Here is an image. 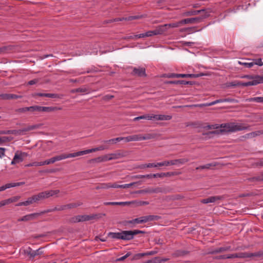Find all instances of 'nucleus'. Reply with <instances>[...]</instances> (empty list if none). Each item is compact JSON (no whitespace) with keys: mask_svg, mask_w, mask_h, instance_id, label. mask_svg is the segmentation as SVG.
I'll list each match as a JSON object with an SVG mask.
<instances>
[{"mask_svg":"<svg viewBox=\"0 0 263 263\" xmlns=\"http://www.w3.org/2000/svg\"><path fill=\"white\" fill-rule=\"evenodd\" d=\"M42 248L33 251L30 247H28L24 250V254L29 256L30 259H33L35 256L42 254Z\"/></svg>","mask_w":263,"mask_h":263,"instance_id":"6e6552de","label":"nucleus"},{"mask_svg":"<svg viewBox=\"0 0 263 263\" xmlns=\"http://www.w3.org/2000/svg\"><path fill=\"white\" fill-rule=\"evenodd\" d=\"M181 25H182V23H181V21H180L179 22H176V23H170V24H165L164 25H161V26H164L165 31H166L167 27H172V28H177Z\"/></svg>","mask_w":263,"mask_h":263,"instance_id":"c756f323","label":"nucleus"},{"mask_svg":"<svg viewBox=\"0 0 263 263\" xmlns=\"http://www.w3.org/2000/svg\"><path fill=\"white\" fill-rule=\"evenodd\" d=\"M166 77L168 78H180V74L174 73H168V74H166Z\"/></svg>","mask_w":263,"mask_h":263,"instance_id":"bf43d9fd","label":"nucleus"},{"mask_svg":"<svg viewBox=\"0 0 263 263\" xmlns=\"http://www.w3.org/2000/svg\"><path fill=\"white\" fill-rule=\"evenodd\" d=\"M165 32L164 26H158L155 30L148 31L144 33V37H149L153 35L162 34Z\"/></svg>","mask_w":263,"mask_h":263,"instance_id":"0eeeda50","label":"nucleus"},{"mask_svg":"<svg viewBox=\"0 0 263 263\" xmlns=\"http://www.w3.org/2000/svg\"><path fill=\"white\" fill-rule=\"evenodd\" d=\"M102 162L103 160L102 156H100L97 158L92 159L89 161V162L90 163H100Z\"/></svg>","mask_w":263,"mask_h":263,"instance_id":"a18cd8bd","label":"nucleus"},{"mask_svg":"<svg viewBox=\"0 0 263 263\" xmlns=\"http://www.w3.org/2000/svg\"><path fill=\"white\" fill-rule=\"evenodd\" d=\"M76 91H78V92L88 93V89L85 87H82L76 88Z\"/></svg>","mask_w":263,"mask_h":263,"instance_id":"6e6d98bb","label":"nucleus"},{"mask_svg":"<svg viewBox=\"0 0 263 263\" xmlns=\"http://www.w3.org/2000/svg\"><path fill=\"white\" fill-rule=\"evenodd\" d=\"M157 216L155 215H148L141 217L142 222L146 223L148 221H153L157 219Z\"/></svg>","mask_w":263,"mask_h":263,"instance_id":"cd10ccee","label":"nucleus"},{"mask_svg":"<svg viewBox=\"0 0 263 263\" xmlns=\"http://www.w3.org/2000/svg\"><path fill=\"white\" fill-rule=\"evenodd\" d=\"M154 135L149 134L145 135L144 136H143L142 135H134L126 137H121V138H123V140H125V142H128L130 141H137L144 140H148L154 138Z\"/></svg>","mask_w":263,"mask_h":263,"instance_id":"7ed1b4c3","label":"nucleus"},{"mask_svg":"<svg viewBox=\"0 0 263 263\" xmlns=\"http://www.w3.org/2000/svg\"><path fill=\"white\" fill-rule=\"evenodd\" d=\"M238 63L240 65H243L245 67L247 68H251L253 66V63L251 62V61L249 62H242L239 61Z\"/></svg>","mask_w":263,"mask_h":263,"instance_id":"de8ad7c7","label":"nucleus"},{"mask_svg":"<svg viewBox=\"0 0 263 263\" xmlns=\"http://www.w3.org/2000/svg\"><path fill=\"white\" fill-rule=\"evenodd\" d=\"M12 140V137H0V145L6 142H9Z\"/></svg>","mask_w":263,"mask_h":263,"instance_id":"4c0bfd02","label":"nucleus"},{"mask_svg":"<svg viewBox=\"0 0 263 263\" xmlns=\"http://www.w3.org/2000/svg\"><path fill=\"white\" fill-rule=\"evenodd\" d=\"M203 17H192L189 18L182 20L181 21V23L182 24H196L199 23L201 22Z\"/></svg>","mask_w":263,"mask_h":263,"instance_id":"dca6fc26","label":"nucleus"},{"mask_svg":"<svg viewBox=\"0 0 263 263\" xmlns=\"http://www.w3.org/2000/svg\"><path fill=\"white\" fill-rule=\"evenodd\" d=\"M54 211H55V210H54V208L53 209H47V210L41 211V212L37 213V214H39V216H41L42 215H43L44 214L50 213V212H54Z\"/></svg>","mask_w":263,"mask_h":263,"instance_id":"4d7b16f0","label":"nucleus"},{"mask_svg":"<svg viewBox=\"0 0 263 263\" xmlns=\"http://www.w3.org/2000/svg\"><path fill=\"white\" fill-rule=\"evenodd\" d=\"M189 161V159L182 158L178 159L172 160L170 161H164V166L174 165L177 164H183Z\"/></svg>","mask_w":263,"mask_h":263,"instance_id":"9d476101","label":"nucleus"},{"mask_svg":"<svg viewBox=\"0 0 263 263\" xmlns=\"http://www.w3.org/2000/svg\"><path fill=\"white\" fill-rule=\"evenodd\" d=\"M49 193L50 194V197H52V196L58 197V194L60 193V190H49Z\"/></svg>","mask_w":263,"mask_h":263,"instance_id":"603ef678","label":"nucleus"},{"mask_svg":"<svg viewBox=\"0 0 263 263\" xmlns=\"http://www.w3.org/2000/svg\"><path fill=\"white\" fill-rule=\"evenodd\" d=\"M253 256L258 257L263 259V251H258L254 253H245L243 257H251Z\"/></svg>","mask_w":263,"mask_h":263,"instance_id":"393cba45","label":"nucleus"},{"mask_svg":"<svg viewBox=\"0 0 263 263\" xmlns=\"http://www.w3.org/2000/svg\"><path fill=\"white\" fill-rule=\"evenodd\" d=\"M181 174L180 172H166V173H164V177H171V176H177V175H179Z\"/></svg>","mask_w":263,"mask_h":263,"instance_id":"37998d69","label":"nucleus"},{"mask_svg":"<svg viewBox=\"0 0 263 263\" xmlns=\"http://www.w3.org/2000/svg\"><path fill=\"white\" fill-rule=\"evenodd\" d=\"M158 250H153V251H149L147 252L143 253V256H148V255H153L157 254L158 253Z\"/></svg>","mask_w":263,"mask_h":263,"instance_id":"680f3d73","label":"nucleus"},{"mask_svg":"<svg viewBox=\"0 0 263 263\" xmlns=\"http://www.w3.org/2000/svg\"><path fill=\"white\" fill-rule=\"evenodd\" d=\"M123 140V138H121V137H118L116 138L111 139L108 140H106L104 141V143H116L117 142L121 141Z\"/></svg>","mask_w":263,"mask_h":263,"instance_id":"79ce46f5","label":"nucleus"},{"mask_svg":"<svg viewBox=\"0 0 263 263\" xmlns=\"http://www.w3.org/2000/svg\"><path fill=\"white\" fill-rule=\"evenodd\" d=\"M244 137L245 138H248V139H250V138L255 137V133L253 132H251V133L247 134L245 135Z\"/></svg>","mask_w":263,"mask_h":263,"instance_id":"774afa93","label":"nucleus"},{"mask_svg":"<svg viewBox=\"0 0 263 263\" xmlns=\"http://www.w3.org/2000/svg\"><path fill=\"white\" fill-rule=\"evenodd\" d=\"M106 148V147H105L104 146L101 145L96 148H91V149H89L80 151V153H81V155H86V154H89L90 153L95 152L97 151H103Z\"/></svg>","mask_w":263,"mask_h":263,"instance_id":"4be33fe9","label":"nucleus"},{"mask_svg":"<svg viewBox=\"0 0 263 263\" xmlns=\"http://www.w3.org/2000/svg\"><path fill=\"white\" fill-rule=\"evenodd\" d=\"M166 84H181V85H193V82L192 81H186L184 80H176V81H170L166 82Z\"/></svg>","mask_w":263,"mask_h":263,"instance_id":"5701e85b","label":"nucleus"},{"mask_svg":"<svg viewBox=\"0 0 263 263\" xmlns=\"http://www.w3.org/2000/svg\"><path fill=\"white\" fill-rule=\"evenodd\" d=\"M217 163L216 162L208 163L205 165H201L196 168V170L199 169H209L211 166H216Z\"/></svg>","mask_w":263,"mask_h":263,"instance_id":"7c9ffc66","label":"nucleus"},{"mask_svg":"<svg viewBox=\"0 0 263 263\" xmlns=\"http://www.w3.org/2000/svg\"><path fill=\"white\" fill-rule=\"evenodd\" d=\"M136 183H137V182H132V183H129V184L120 185V188H123V189L128 188V187L133 186V185L135 184Z\"/></svg>","mask_w":263,"mask_h":263,"instance_id":"0e129e2a","label":"nucleus"},{"mask_svg":"<svg viewBox=\"0 0 263 263\" xmlns=\"http://www.w3.org/2000/svg\"><path fill=\"white\" fill-rule=\"evenodd\" d=\"M172 117L170 115H155V120L166 121L170 120Z\"/></svg>","mask_w":263,"mask_h":263,"instance_id":"bb28decb","label":"nucleus"},{"mask_svg":"<svg viewBox=\"0 0 263 263\" xmlns=\"http://www.w3.org/2000/svg\"><path fill=\"white\" fill-rule=\"evenodd\" d=\"M20 198H21V197L20 196H14L11 198H10L9 199H6L5 201H6V204H8L9 203L16 202L17 200H18Z\"/></svg>","mask_w":263,"mask_h":263,"instance_id":"72a5a7b5","label":"nucleus"},{"mask_svg":"<svg viewBox=\"0 0 263 263\" xmlns=\"http://www.w3.org/2000/svg\"><path fill=\"white\" fill-rule=\"evenodd\" d=\"M195 74H180V78H195Z\"/></svg>","mask_w":263,"mask_h":263,"instance_id":"052dcab7","label":"nucleus"},{"mask_svg":"<svg viewBox=\"0 0 263 263\" xmlns=\"http://www.w3.org/2000/svg\"><path fill=\"white\" fill-rule=\"evenodd\" d=\"M223 103V101L222 99H218L214 101L207 103L205 104H194V105H187V107H203V106H211L212 105H214L217 103Z\"/></svg>","mask_w":263,"mask_h":263,"instance_id":"f3484780","label":"nucleus"},{"mask_svg":"<svg viewBox=\"0 0 263 263\" xmlns=\"http://www.w3.org/2000/svg\"><path fill=\"white\" fill-rule=\"evenodd\" d=\"M42 124H37L32 125L28 126L27 127L25 128H23L21 129H20V131L21 132V135H24L26 134V133L30 130H34L36 129H39L42 126Z\"/></svg>","mask_w":263,"mask_h":263,"instance_id":"4468645a","label":"nucleus"},{"mask_svg":"<svg viewBox=\"0 0 263 263\" xmlns=\"http://www.w3.org/2000/svg\"><path fill=\"white\" fill-rule=\"evenodd\" d=\"M251 62L253 63V66L255 65L261 66L263 65V62L261 58L257 59H252Z\"/></svg>","mask_w":263,"mask_h":263,"instance_id":"58836bf2","label":"nucleus"},{"mask_svg":"<svg viewBox=\"0 0 263 263\" xmlns=\"http://www.w3.org/2000/svg\"><path fill=\"white\" fill-rule=\"evenodd\" d=\"M81 155V153H80V151L73 153H70V154H62L60 155L56 156L54 157L56 159L57 161H60L63 159H65L69 158H72V157H76L80 156Z\"/></svg>","mask_w":263,"mask_h":263,"instance_id":"9b49d317","label":"nucleus"},{"mask_svg":"<svg viewBox=\"0 0 263 263\" xmlns=\"http://www.w3.org/2000/svg\"><path fill=\"white\" fill-rule=\"evenodd\" d=\"M145 232L143 231L139 230H134L128 231L129 240H132L134 238V236L139 234H144Z\"/></svg>","mask_w":263,"mask_h":263,"instance_id":"a878e982","label":"nucleus"},{"mask_svg":"<svg viewBox=\"0 0 263 263\" xmlns=\"http://www.w3.org/2000/svg\"><path fill=\"white\" fill-rule=\"evenodd\" d=\"M107 236L113 240H130L128 231H121L120 232H109Z\"/></svg>","mask_w":263,"mask_h":263,"instance_id":"f03ea898","label":"nucleus"},{"mask_svg":"<svg viewBox=\"0 0 263 263\" xmlns=\"http://www.w3.org/2000/svg\"><path fill=\"white\" fill-rule=\"evenodd\" d=\"M232 122L220 124L219 126L221 128L220 132L222 133H233L232 132Z\"/></svg>","mask_w":263,"mask_h":263,"instance_id":"2eb2a0df","label":"nucleus"},{"mask_svg":"<svg viewBox=\"0 0 263 263\" xmlns=\"http://www.w3.org/2000/svg\"><path fill=\"white\" fill-rule=\"evenodd\" d=\"M132 74L138 77H146V74L145 72V68L144 67H134L133 68Z\"/></svg>","mask_w":263,"mask_h":263,"instance_id":"ddd939ff","label":"nucleus"},{"mask_svg":"<svg viewBox=\"0 0 263 263\" xmlns=\"http://www.w3.org/2000/svg\"><path fill=\"white\" fill-rule=\"evenodd\" d=\"M61 108L58 107H45L38 105H34L29 107V111L30 112H52L57 110H61Z\"/></svg>","mask_w":263,"mask_h":263,"instance_id":"20e7f679","label":"nucleus"},{"mask_svg":"<svg viewBox=\"0 0 263 263\" xmlns=\"http://www.w3.org/2000/svg\"><path fill=\"white\" fill-rule=\"evenodd\" d=\"M219 124H213V125H209L206 126V128L209 129H218L220 128Z\"/></svg>","mask_w":263,"mask_h":263,"instance_id":"338daca9","label":"nucleus"},{"mask_svg":"<svg viewBox=\"0 0 263 263\" xmlns=\"http://www.w3.org/2000/svg\"><path fill=\"white\" fill-rule=\"evenodd\" d=\"M102 158L103 162H106L111 160L109 154H106L103 156H101Z\"/></svg>","mask_w":263,"mask_h":263,"instance_id":"69168bd1","label":"nucleus"},{"mask_svg":"<svg viewBox=\"0 0 263 263\" xmlns=\"http://www.w3.org/2000/svg\"><path fill=\"white\" fill-rule=\"evenodd\" d=\"M259 83H263V76H257L253 80L244 83L242 85L244 86H253Z\"/></svg>","mask_w":263,"mask_h":263,"instance_id":"f8f14e48","label":"nucleus"},{"mask_svg":"<svg viewBox=\"0 0 263 263\" xmlns=\"http://www.w3.org/2000/svg\"><path fill=\"white\" fill-rule=\"evenodd\" d=\"M205 9H201L199 10H190L185 11L183 13V15L184 16L195 15L201 12H205Z\"/></svg>","mask_w":263,"mask_h":263,"instance_id":"b1692460","label":"nucleus"},{"mask_svg":"<svg viewBox=\"0 0 263 263\" xmlns=\"http://www.w3.org/2000/svg\"><path fill=\"white\" fill-rule=\"evenodd\" d=\"M82 205V203H71L67 204L65 205L66 209H70L72 208H77L79 206Z\"/></svg>","mask_w":263,"mask_h":263,"instance_id":"f704fd0d","label":"nucleus"},{"mask_svg":"<svg viewBox=\"0 0 263 263\" xmlns=\"http://www.w3.org/2000/svg\"><path fill=\"white\" fill-rule=\"evenodd\" d=\"M0 98L2 100H11L10 93H2L0 94Z\"/></svg>","mask_w":263,"mask_h":263,"instance_id":"8fccbe9b","label":"nucleus"},{"mask_svg":"<svg viewBox=\"0 0 263 263\" xmlns=\"http://www.w3.org/2000/svg\"><path fill=\"white\" fill-rule=\"evenodd\" d=\"M27 200L28 201L29 203L30 204H31L33 203V202H37V201H39V199H38L37 195H34L32 196V197L28 198Z\"/></svg>","mask_w":263,"mask_h":263,"instance_id":"a19ab883","label":"nucleus"},{"mask_svg":"<svg viewBox=\"0 0 263 263\" xmlns=\"http://www.w3.org/2000/svg\"><path fill=\"white\" fill-rule=\"evenodd\" d=\"M42 166V162H33L29 164H26L25 167H31V166Z\"/></svg>","mask_w":263,"mask_h":263,"instance_id":"49530a36","label":"nucleus"},{"mask_svg":"<svg viewBox=\"0 0 263 263\" xmlns=\"http://www.w3.org/2000/svg\"><path fill=\"white\" fill-rule=\"evenodd\" d=\"M15 111L17 113H25L27 111H29V107H25L22 108H17L15 110Z\"/></svg>","mask_w":263,"mask_h":263,"instance_id":"c03bdc74","label":"nucleus"},{"mask_svg":"<svg viewBox=\"0 0 263 263\" xmlns=\"http://www.w3.org/2000/svg\"><path fill=\"white\" fill-rule=\"evenodd\" d=\"M36 195L37 196L39 200L46 199L50 197L49 191H46L45 192L39 193Z\"/></svg>","mask_w":263,"mask_h":263,"instance_id":"c85d7f7f","label":"nucleus"},{"mask_svg":"<svg viewBox=\"0 0 263 263\" xmlns=\"http://www.w3.org/2000/svg\"><path fill=\"white\" fill-rule=\"evenodd\" d=\"M142 257H143V253L136 254L133 256V258H132V260H138Z\"/></svg>","mask_w":263,"mask_h":263,"instance_id":"e2e57ef3","label":"nucleus"},{"mask_svg":"<svg viewBox=\"0 0 263 263\" xmlns=\"http://www.w3.org/2000/svg\"><path fill=\"white\" fill-rule=\"evenodd\" d=\"M145 119L148 120H155V115L154 114H145Z\"/></svg>","mask_w":263,"mask_h":263,"instance_id":"13d9d810","label":"nucleus"},{"mask_svg":"<svg viewBox=\"0 0 263 263\" xmlns=\"http://www.w3.org/2000/svg\"><path fill=\"white\" fill-rule=\"evenodd\" d=\"M10 49V48L8 46H3L0 47V54L7 53Z\"/></svg>","mask_w":263,"mask_h":263,"instance_id":"5fc2aeb1","label":"nucleus"},{"mask_svg":"<svg viewBox=\"0 0 263 263\" xmlns=\"http://www.w3.org/2000/svg\"><path fill=\"white\" fill-rule=\"evenodd\" d=\"M102 217V214H92L90 215H79L73 218V222L88 221L92 219H99Z\"/></svg>","mask_w":263,"mask_h":263,"instance_id":"39448f33","label":"nucleus"},{"mask_svg":"<svg viewBox=\"0 0 263 263\" xmlns=\"http://www.w3.org/2000/svg\"><path fill=\"white\" fill-rule=\"evenodd\" d=\"M223 99V102H229V103H237L238 102V100L233 99V98H225V99Z\"/></svg>","mask_w":263,"mask_h":263,"instance_id":"3c124183","label":"nucleus"},{"mask_svg":"<svg viewBox=\"0 0 263 263\" xmlns=\"http://www.w3.org/2000/svg\"><path fill=\"white\" fill-rule=\"evenodd\" d=\"M124 20V17H121V18H116L114 19H110L107 21H105V22L106 23H111L115 22H118V21H123Z\"/></svg>","mask_w":263,"mask_h":263,"instance_id":"09e8293b","label":"nucleus"},{"mask_svg":"<svg viewBox=\"0 0 263 263\" xmlns=\"http://www.w3.org/2000/svg\"><path fill=\"white\" fill-rule=\"evenodd\" d=\"M223 198L222 196H211L208 197L207 198L202 199L200 202L202 203L206 204L209 203H213L215 202L217 200H221Z\"/></svg>","mask_w":263,"mask_h":263,"instance_id":"6ab92c4d","label":"nucleus"},{"mask_svg":"<svg viewBox=\"0 0 263 263\" xmlns=\"http://www.w3.org/2000/svg\"><path fill=\"white\" fill-rule=\"evenodd\" d=\"M109 155L111 160L118 159L124 157L126 156L125 152H124L121 151H118L115 153L109 154Z\"/></svg>","mask_w":263,"mask_h":263,"instance_id":"412c9836","label":"nucleus"},{"mask_svg":"<svg viewBox=\"0 0 263 263\" xmlns=\"http://www.w3.org/2000/svg\"><path fill=\"white\" fill-rule=\"evenodd\" d=\"M172 189L168 186L164 187H157L155 188L148 187L145 189L139 190L137 192L139 194H146V193H163L167 194L170 193Z\"/></svg>","mask_w":263,"mask_h":263,"instance_id":"f257e3e1","label":"nucleus"},{"mask_svg":"<svg viewBox=\"0 0 263 263\" xmlns=\"http://www.w3.org/2000/svg\"><path fill=\"white\" fill-rule=\"evenodd\" d=\"M249 101L250 102H256L257 103H263V97L251 98L249 99Z\"/></svg>","mask_w":263,"mask_h":263,"instance_id":"ea45409f","label":"nucleus"},{"mask_svg":"<svg viewBox=\"0 0 263 263\" xmlns=\"http://www.w3.org/2000/svg\"><path fill=\"white\" fill-rule=\"evenodd\" d=\"M25 184V182H16V183H7L4 185H3L0 187V192L5 190L7 189H9L10 187H15L18 186H21L22 185H24Z\"/></svg>","mask_w":263,"mask_h":263,"instance_id":"aec40b11","label":"nucleus"},{"mask_svg":"<svg viewBox=\"0 0 263 263\" xmlns=\"http://www.w3.org/2000/svg\"><path fill=\"white\" fill-rule=\"evenodd\" d=\"M131 255L130 252H127L125 255L123 256H122L120 258H118L116 259L117 261H122L124 260H125L126 258H127L128 257H129Z\"/></svg>","mask_w":263,"mask_h":263,"instance_id":"864d4df0","label":"nucleus"},{"mask_svg":"<svg viewBox=\"0 0 263 263\" xmlns=\"http://www.w3.org/2000/svg\"><path fill=\"white\" fill-rule=\"evenodd\" d=\"M127 204V202H106L104 203V204L106 205H125Z\"/></svg>","mask_w":263,"mask_h":263,"instance_id":"2f4dec72","label":"nucleus"},{"mask_svg":"<svg viewBox=\"0 0 263 263\" xmlns=\"http://www.w3.org/2000/svg\"><path fill=\"white\" fill-rule=\"evenodd\" d=\"M39 214L37 213L26 215L18 219V221H28L37 218Z\"/></svg>","mask_w":263,"mask_h":263,"instance_id":"a211bd4d","label":"nucleus"},{"mask_svg":"<svg viewBox=\"0 0 263 263\" xmlns=\"http://www.w3.org/2000/svg\"><path fill=\"white\" fill-rule=\"evenodd\" d=\"M164 166V161L158 163H148L147 166L148 167H156L157 166Z\"/></svg>","mask_w":263,"mask_h":263,"instance_id":"c9c22d12","label":"nucleus"},{"mask_svg":"<svg viewBox=\"0 0 263 263\" xmlns=\"http://www.w3.org/2000/svg\"><path fill=\"white\" fill-rule=\"evenodd\" d=\"M27 156V153L17 151L15 153L11 164L14 165L16 163L22 162L24 160V159Z\"/></svg>","mask_w":263,"mask_h":263,"instance_id":"423d86ee","label":"nucleus"},{"mask_svg":"<svg viewBox=\"0 0 263 263\" xmlns=\"http://www.w3.org/2000/svg\"><path fill=\"white\" fill-rule=\"evenodd\" d=\"M44 97L50 98L61 99L62 98V95H60L57 93H44Z\"/></svg>","mask_w":263,"mask_h":263,"instance_id":"473e14b6","label":"nucleus"},{"mask_svg":"<svg viewBox=\"0 0 263 263\" xmlns=\"http://www.w3.org/2000/svg\"><path fill=\"white\" fill-rule=\"evenodd\" d=\"M57 160H56V159L54 157L49 159H48V160H46L44 161H42V165H48V164H51V163H54L55 162H56Z\"/></svg>","mask_w":263,"mask_h":263,"instance_id":"e433bc0d","label":"nucleus"},{"mask_svg":"<svg viewBox=\"0 0 263 263\" xmlns=\"http://www.w3.org/2000/svg\"><path fill=\"white\" fill-rule=\"evenodd\" d=\"M232 132L249 130L250 126L244 123H236L232 122Z\"/></svg>","mask_w":263,"mask_h":263,"instance_id":"1a4fd4ad","label":"nucleus"}]
</instances>
